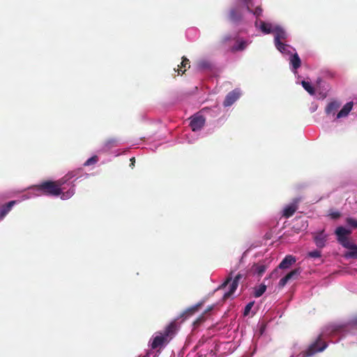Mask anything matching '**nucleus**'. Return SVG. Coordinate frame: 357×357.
Returning a JSON list of instances; mask_svg holds the SVG:
<instances>
[{
	"label": "nucleus",
	"mask_w": 357,
	"mask_h": 357,
	"mask_svg": "<svg viewBox=\"0 0 357 357\" xmlns=\"http://www.w3.org/2000/svg\"><path fill=\"white\" fill-rule=\"evenodd\" d=\"M237 3L238 6H245L249 13H252L257 18L262 15L263 9L260 6H257L255 10L252 9L253 4L250 3V0H237Z\"/></svg>",
	"instance_id": "nucleus-6"
},
{
	"label": "nucleus",
	"mask_w": 357,
	"mask_h": 357,
	"mask_svg": "<svg viewBox=\"0 0 357 357\" xmlns=\"http://www.w3.org/2000/svg\"><path fill=\"white\" fill-rule=\"evenodd\" d=\"M346 248L349 249L350 250L347 252L345 255V257L347 258H357V245L352 244L350 243L349 246H346Z\"/></svg>",
	"instance_id": "nucleus-20"
},
{
	"label": "nucleus",
	"mask_w": 357,
	"mask_h": 357,
	"mask_svg": "<svg viewBox=\"0 0 357 357\" xmlns=\"http://www.w3.org/2000/svg\"><path fill=\"white\" fill-rule=\"evenodd\" d=\"M240 97L238 91L234 90L229 92L225 97L223 105L225 107H229L233 105Z\"/></svg>",
	"instance_id": "nucleus-11"
},
{
	"label": "nucleus",
	"mask_w": 357,
	"mask_h": 357,
	"mask_svg": "<svg viewBox=\"0 0 357 357\" xmlns=\"http://www.w3.org/2000/svg\"><path fill=\"white\" fill-rule=\"evenodd\" d=\"M254 303H255V302L252 301L246 305V306L245 307V309H244V312H243L244 316H248L249 314L250 310L252 309V307L254 305Z\"/></svg>",
	"instance_id": "nucleus-33"
},
{
	"label": "nucleus",
	"mask_w": 357,
	"mask_h": 357,
	"mask_svg": "<svg viewBox=\"0 0 357 357\" xmlns=\"http://www.w3.org/2000/svg\"><path fill=\"white\" fill-rule=\"evenodd\" d=\"M74 194H75V189L70 188L68 190H67L66 192H63V190H61V194L60 195H61V198L62 199H67L70 198Z\"/></svg>",
	"instance_id": "nucleus-28"
},
{
	"label": "nucleus",
	"mask_w": 357,
	"mask_h": 357,
	"mask_svg": "<svg viewBox=\"0 0 357 357\" xmlns=\"http://www.w3.org/2000/svg\"><path fill=\"white\" fill-rule=\"evenodd\" d=\"M98 161V158L97 155H93L92 157H91L90 158H89L84 163V166H90V165H95L96 163H97V162Z\"/></svg>",
	"instance_id": "nucleus-30"
},
{
	"label": "nucleus",
	"mask_w": 357,
	"mask_h": 357,
	"mask_svg": "<svg viewBox=\"0 0 357 357\" xmlns=\"http://www.w3.org/2000/svg\"><path fill=\"white\" fill-rule=\"evenodd\" d=\"M273 32L275 33V43H277L278 42H282V40H284L287 38V33L281 27H275L273 30Z\"/></svg>",
	"instance_id": "nucleus-16"
},
{
	"label": "nucleus",
	"mask_w": 357,
	"mask_h": 357,
	"mask_svg": "<svg viewBox=\"0 0 357 357\" xmlns=\"http://www.w3.org/2000/svg\"><path fill=\"white\" fill-rule=\"evenodd\" d=\"M209 63L206 61H200L198 63V66L200 69H206L209 68Z\"/></svg>",
	"instance_id": "nucleus-36"
},
{
	"label": "nucleus",
	"mask_w": 357,
	"mask_h": 357,
	"mask_svg": "<svg viewBox=\"0 0 357 357\" xmlns=\"http://www.w3.org/2000/svg\"><path fill=\"white\" fill-rule=\"evenodd\" d=\"M327 347L326 342L323 340L322 335L317 337L316 340L313 342L303 353V357H310L318 352L324 351Z\"/></svg>",
	"instance_id": "nucleus-4"
},
{
	"label": "nucleus",
	"mask_w": 357,
	"mask_h": 357,
	"mask_svg": "<svg viewBox=\"0 0 357 357\" xmlns=\"http://www.w3.org/2000/svg\"><path fill=\"white\" fill-rule=\"evenodd\" d=\"M301 271L302 270L301 268H296L290 271L284 277L280 279L278 283L279 287L282 288L289 280L297 279L298 275L301 273Z\"/></svg>",
	"instance_id": "nucleus-7"
},
{
	"label": "nucleus",
	"mask_w": 357,
	"mask_h": 357,
	"mask_svg": "<svg viewBox=\"0 0 357 357\" xmlns=\"http://www.w3.org/2000/svg\"><path fill=\"white\" fill-rule=\"evenodd\" d=\"M346 222L348 225L354 229H357V220L354 219L352 218H348L346 220Z\"/></svg>",
	"instance_id": "nucleus-31"
},
{
	"label": "nucleus",
	"mask_w": 357,
	"mask_h": 357,
	"mask_svg": "<svg viewBox=\"0 0 357 357\" xmlns=\"http://www.w3.org/2000/svg\"><path fill=\"white\" fill-rule=\"evenodd\" d=\"M296 258L291 255L286 256L283 260L280 262L278 267L282 269H286L289 268L296 262Z\"/></svg>",
	"instance_id": "nucleus-13"
},
{
	"label": "nucleus",
	"mask_w": 357,
	"mask_h": 357,
	"mask_svg": "<svg viewBox=\"0 0 357 357\" xmlns=\"http://www.w3.org/2000/svg\"><path fill=\"white\" fill-rule=\"evenodd\" d=\"M353 107V102H349L344 105L342 109L337 113V119H340L347 116L351 112Z\"/></svg>",
	"instance_id": "nucleus-18"
},
{
	"label": "nucleus",
	"mask_w": 357,
	"mask_h": 357,
	"mask_svg": "<svg viewBox=\"0 0 357 357\" xmlns=\"http://www.w3.org/2000/svg\"><path fill=\"white\" fill-rule=\"evenodd\" d=\"M301 84L305 90L307 91L310 95H314L315 93L314 89L310 82L302 81Z\"/></svg>",
	"instance_id": "nucleus-27"
},
{
	"label": "nucleus",
	"mask_w": 357,
	"mask_h": 357,
	"mask_svg": "<svg viewBox=\"0 0 357 357\" xmlns=\"http://www.w3.org/2000/svg\"><path fill=\"white\" fill-rule=\"evenodd\" d=\"M266 285L264 284H261L259 286L256 287L255 288L254 296L255 298L260 297L266 291Z\"/></svg>",
	"instance_id": "nucleus-23"
},
{
	"label": "nucleus",
	"mask_w": 357,
	"mask_h": 357,
	"mask_svg": "<svg viewBox=\"0 0 357 357\" xmlns=\"http://www.w3.org/2000/svg\"><path fill=\"white\" fill-rule=\"evenodd\" d=\"M335 234L337 235V239L338 242L343 246H349L350 243L347 236L351 234V230L347 229L343 227H338L335 231Z\"/></svg>",
	"instance_id": "nucleus-5"
},
{
	"label": "nucleus",
	"mask_w": 357,
	"mask_h": 357,
	"mask_svg": "<svg viewBox=\"0 0 357 357\" xmlns=\"http://www.w3.org/2000/svg\"><path fill=\"white\" fill-rule=\"evenodd\" d=\"M321 255V253L319 250H314L308 253V256L312 258H319Z\"/></svg>",
	"instance_id": "nucleus-34"
},
{
	"label": "nucleus",
	"mask_w": 357,
	"mask_h": 357,
	"mask_svg": "<svg viewBox=\"0 0 357 357\" xmlns=\"http://www.w3.org/2000/svg\"><path fill=\"white\" fill-rule=\"evenodd\" d=\"M212 309H213V306L208 307L207 310H206V312L211 311Z\"/></svg>",
	"instance_id": "nucleus-39"
},
{
	"label": "nucleus",
	"mask_w": 357,
	"mask_h": 357,
	"mask_svg": "<svg viewBox=\"0 0 357 357\" xmlns=\"http://www.w3.org/2000/svg\"><path fill=\"white\" fill-rule=\"evenodd\" d=\"M135 158H132L130 159V166L131 167H133L135 166Z\"/></svg>",
	"instance_id": "nucleus-38"
},
{
	"label": "nucleus",
	"mask_w": 357,
	"mask_h": 357,
	"mask_svg": "<svg viewBox=\"0 0 357 357\" xmlns=\"http://www.w3.org/2000/svg\"><path fill=\"white\" fill-rule=\"evenodd\" d=\"M16 204V201H10L6 204L0 206V220H2Z\"/></svg>",
	"instance_id": "nucleus-15"
},
{
	"label": "nucleus",
	"mask_w": 357,
	"mask_h": 357,
	"mask_svg": "<svg viewBox=\"0 0 357 357\" xmlns=\"http://www.w3.org/2000/svg\"><path fill=\"white\" fill-rule=\"evenodd\" d=\"M289 63L294 71H296L301 67V60L297 53H295L290 56Z\"/></svg>",
	"instance_id": "nucleus-17"
},
{
	"label": "nucleus",
	"mask_w": 357,
	"mask_h": 357,
	"mask_svg": "<svg viewBox=\"0 0 357 357\" xmlns=\"http://www.w3.org/2000/svg\"><path fill=\"white\" fill-rule=\"evenodd\" d=\"M252 270L261 276L266 270V266L264 264H255L252 266Z\"/></svg>",
	"instance_id": "nucleus-22"
},
{
	"label": "nucleus",
	"mask_w": 357,
	"mask_h": 357,
	"mask_svg": "<svg viewBox=\"0 0 357 357\" xmlns=\"http://www.w3.org/2000/svg\"><path fill=\"white\" fill-rule=\"evenodd\" d=\"M349 325L352 328L357 329V317H355L353 319H351L349 322Z\"/></svg>",
	"instance_id": "nucleus-35"
},
{
	"label": "nucleus",
	"mask_w": 357,
	"mask_h": 357,
	"mask_svg": "<svg viewBox=\"0 0 357 357\" xmlns=\"http://www.w3.org/2000/svg\"><path fill=\"white\" fill-rule=\"evenodd\" d=\"M205 321V317L202 314L199 316L198 318L196 319V320L193 322V326L195 328L198 327L200 326L204 321Z\"/></svg>",
	"instance_id": "nucleus-32"
},
{
	"label": "nucleus",
	"mask_w": 357,
	"mask_h": 357,
	"mask_svg": "<svg viewBox=\"0 0 357 357\" xmlns=\"http://www.w3.org/2000/svg\"><path fill=\"white\" fill-rule=\"evenodd\" d=\"M202 305V303H198L197 305L192 306L188 308L185 312H183V317H188L189 316L192 315L195 312H197L199 307Z\"/></svg>",
	"instance_id": "nucleus-26"
},
{
	"label": "nucleus",
	"mask_w": 357,
	"mask_h": 357,
	"mask_svg": "<svg viewBox=\"0 0 357 357\" xmlns=\"http://www.w3.org/2000/svg\"><path fill=\"white\" fill-rule=\"evenodd\" d=\"M329 216L333 219H337L340 217V213L338 211L331 212L329 213Z\"/></svg>",
	"instance_id": "nucleus-37"
},
{
	"label": "nucleus",
	"mask_w": 357,
	"mask_h": 357,
	"mask_svg": "<svg viewBox=\"0 0 357 357\" xmlns=\"http://www.w3.org/2000/svg\"><path fill=\"white\" fill-rule=\"evenodd\" d=\"M247 42L245 40H241L238 42V45L233 47V50L234 51H242L243 50L246 46H247Z\"/></svg>",
	"instance_id": "nucleus-29"
},
{
	"label": "nucleus",
	"mask_w": 357,
	"mask_h": 357,
	"mask_svg": "<svg viewBox=\"0 0 357 357\" xmlns=\"http://www.w3.org/2000/svg\"><path fill=\"white\" fill-rule=\"evenodd\" d=\"M178 328L176 321H173L163 331L156 332L149 342L151 348L160 351L174 338Z\"/></svg>",
	"instance_id": "nucleus-1"
},
{
	"label": "nucleus",
	"mask_w": 357,
	"mask_h": 357,
	"mask_svg": "<svg viewBox=\"0 0 357 357\" xmlns=\"http://www.w3.org/2000/svg\"><path fill=\"white\" fill-rule=\"evenodd\" d=\"M276 48L282 53L289 54L290 52L288 50L289 45L284 44L282 42H278L275 43Z\"/></svg>",
	"instance_id": "nucleus-24"
},
{
	"label": "nucleus",
	"mask_w": 357,
	"mask_h": 357,
	"mask_svg": "<svg viewBox=\"0 0 357 357\" xmlns=\"http://www.w3.org/2000/svg\"><path fill=\"white\" fill-rule=\"evenodd\" d=\"M300 201L301 199L299 198L294 199L291 204L288 205L284 208L282 216L286 218L291 217L298 209V204L300 202Z\"/></svg>",
	"instance_id": "nucleus-9"
},
{
	"label": "nucleus",
	"mask_w": 357,
	"mask_h": 357,
	"mask_svg": "<svg viewBox=\"0 0 357 357\" xmlns=\"http://www.w3.org/2000/svg\"><path fill=\"white\" fill-rule=\"evenodd\" d=\"M232 273L233 272L231 271L229 274L225 282L218 288V289H225L227 286V284L231 282L229 286V290L227 292H225L223 295L222 298L224 300L229 298L235 292L238 286L239 280L243 278L242 274L238 273L233 279Z\"/></svg>",
	"instance_id": "nucleus-3"
},
{
	"label": "nucleus",
	"mask_w": 357,
	"mask_h": 357,
	"mask_svg": "<svg viewBox=\"0 0 357 357\" xmlns=\"http://www.w3.org/2000/svg\"><path fill=\"white\" fill-rule=\"evenodd\" d=\"M250 3H252V0H250Z\"/></svg>",
	"instance_id": "nucleus-41"
},
{
	"label": "nucleus",
	"mask_w": 357,
	"mask_h": 357,
	"mask_svg": "<svg viewBox=\"0 0 357 357\" xmlns=\"http://www.w3.org/2000/svg\"><path fill=\"white\" fill-rule=\"evenodd\" d=\"M119 141L115 137H111L105 139L102 143V149L104 151H109L111 149L117 146Z\"/></svg>",
	"instance_id": "nucleus-14"
},
{
	"label": "nucleus",
	"mask_w": 357,
	"mask_h": 357,
	"mask_svg": "<svg viewBox=\"0 0 357 357\" xmlns=\"http://www.w3.org/2000/svg\"><path fill=\"white\" fill-rule=\"evenodd\" d=\"M229 20L234 22H239L243 19V14L241 11L237 8H232L229 12Z\"/></svg>",
	"instance_id": "nucleus-12"
},
{
	"label": "nucleus",
	"mask_w": 357,
	"mask_h": 357,
	"mask_svg": "<svg viewBox=\"0 0 357 357\" xmlns=\"http://www.w3.org/2000/svg\"><path fill=\"white\" fill-rule=\"evenodd\" d=\"M340 106V104L336 101L330 102L326 108V114L334 115Z\"/></svg>",
	"instance_id": "nucleus-21"
},
{
	"label": "nucleus",
	"mask_w": 357,
	"mask_h": 357,
	"mask_svg": "<svg viewBox=\"0 0 357 357\" xmlns=\"http://www.w3.org/2000/svg\"><path fill=\"white\" fill-rule=\"evenodd\" d=\"M333 332H337L338 331V328H335L333 330Z\"/></svg>",
	"instance_id": "nucleus-40"
},
{
	"label": "nucleus",
	"mask_w": 357,
	"mask_h": 357,
	"mask_svg": "<svg viewBox=\"0 0 357 357\" xmlns=\"http://www.w3.org/2000/svg\"><path fill=\"white\" fill-rule=\"evenodd\" d=\"M190 67V65L189 59L185 56H183L181 65L178 66V69H177L178 74H180L181 72L182 74H183L186 71L187 68H189Z\"/></svg>",
	"instance_id": "nucleus-19"
},
{
	"label": "nucleus",
	"mask_w": 357,
	"mask_h": 357,
	"mask_svg": "<svg viewBox=\"0 0 357 357\" xmlns=\"http://www.w3.org/2000/svg\"><path fill=\"white\" fill-rule=\"evenodd\" d=\"M314 243L319 248H323L326 245L327 241V235L324 234V231H320L314 234Z\"/></svg>",
	"instance_id": "nucleus-10"
},
{
	"label": "nucleus",
	"mask_w": 357,
	"mask_h": 357,
	"mask_svg": "<svg viewBox=\"0 0 357 357\" xmlns=\"http://www.w3.org/2000/svg\"><path fill=\"white\" fill-rule=\"evenodd\" d=\"M206 119L202 115H195L192 117L190 126L192 131L200 130L205 124Z\"/></svg>",
	"instance_id": "nucleus-8"
},
{
	"label": "nucleus",
	"mask_w": 357,
	"mask_h": 357,
	"mask_svg": "<svg viewBox=\"0 0 357 357\" xmlns=\"http://www.w3.org/2000/svg\"><path fill=\"white\" fill-rule=\"evenodd\" d=\"M260 29L263 33L266 34L271 33V32L273 31V30L272 29L271 24L266 23L265 22L263 21L261 22Z\"/></svg>",
	"instance_id": "nucleus-25"
},
{
	"label": "nucleus",
	"mask_w": 357,
	"mask_h": 357,
	"mask_svg": "<svg viewBox=\"0 0 357 357\" xmlns=\"http://www.w3.org/2000/svg\"><path fill=\"white\" fill-rule=\"evenodd\" d=\"M71 178L72 176L70 174H68L65 176L55 181H43L36 185V190L43 195L57 197L61 194V190L64 189L63 185Z\"/></svg>",
	"instance_id": "nucleus-2"
}]
</instances>
